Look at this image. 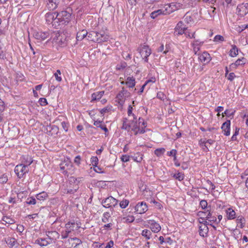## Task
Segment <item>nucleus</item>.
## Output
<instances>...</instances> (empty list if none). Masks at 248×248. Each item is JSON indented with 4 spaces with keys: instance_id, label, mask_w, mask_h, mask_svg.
I'll return each instance as SVG.
<instances>
[{
    "instance_id": "obj_1",
    "label": "nucleus",
    "mask_w": 248,
    "mask_h": 248,
    "mask_svg": "<svg viewBox=\"0 0 248 248\" xmlns=\"http://www.w3.org/2000/svg\"><path fill=\"white\" fill-rule=\"evenodd\" d=\"M60 167L62 172L67 176L73 174L75 171L73 163L68 159L62 161L60 164Z\"/></svg>"
},
{
    "instance_id": "obj_2",
    "label": "nucleus",
    "mask_w": 248,
    "mask_h": 248,
    "mask_svg": "<svg viewBox=\"0 0 248 248\" xmlns=\"http://www.w3.org/2000/svg\"><path fill=\"white\" fill-rule=\"evenodd\" d=\"M56 18L57 22L61 25H67L71 19V14L67 11H62L57 13Z\"/></svg>"
},
{
    "instance_id": "obj_3",
    "label": "nucleus",
    "mask_w": 248,
    "mask_h": 248,
    "mask_svg": "<svg viewBox=\"0 0 248 248\" xmlns=\"http://www.w3.org/2000/svg\"><path fill=\"white\" fill-rule=\"evenodd\" d=\"M130 95V93L123 87L122 91L117 95L116 98V101L121 106H123L125 102V97Z\"/></svg>"
},
{
    "instance_id": "obj_4",
    "label": "nucleus",
    "mask_w": 248,
    "mask_h": 248,
    "mask_svg": "<svg viewBox=\"0 0 248 248\" xmlns=\"http://www.w3.org/2000/svg\"><path fill=\"white\" fill-rule=\"evenodd\" d=\"M118 201L112 196H109L102 200L101 203L105 208H110L115 207L117 205Z\"/></svg>"
},
{
    "instance_id": "obj_5",
    "label": "nucleus",
    "mask_w": 248,
    "mask_h": 248,
    "mask_svg": "<svg viewBox=\"0 0 248 248\" xmlns=\"http://www.w3.org/2000/svg\"><path fill=\"white\" fill-rule=\"evenodd\" d=\"M29 169H27V165L23 164H20L16 166L15 169V172L17 175V177L21 178L23 175L28 173Z\"/></svg>"
},
{
    "instance_id": "obj_6",
    "label": "nucleus",
    "mask_w": 248,
    "mask_h": 248,
    "mask_svg": "<svg viewBox=\"0 0 248 248\" xmlns=\"http://www.w3.org/2000/svg\"><path fill=\"white\" fill-rule=\"evenodd\" d=\"M49 36L48 32H42L40 31H34L33 33V37L39 41H42L46 39Z\"/></svg>"
},
{
    "instance_id": "obj_7",
    "label": "nucleus",
    "mask_w": 248,
    "mask_h": 248,
    "mask_svg": "<svg viewBox=\"0 0 248 248\" xmlns=\"http://www.w3.org/2000/svg\"><path fill=\"white\" fill-rule=\"evenodd\" d=\"M135 210L137 213L141 214L148 210V206L145 202H139L135 206Z\"/></svg>"
},
{
    "instance_id": "obj_8",
    "label": "nucleus",
    "mask_w": 248,
    "mask_h": 248,
    "mask_svg": "<svg viewBox=\"0 0 248 248\" xmlns=\"http://www.w3.org/2000/svg\"><path fill=\"white\" fill-rule=\"evenodd\" d=\"M148 225L152 231L155 233L159 232L161 230L160 225L154 220H149L148 221Z\"/></svg>"
},
{
    "instance_id": "obj_9",
    "label": "nucleus",
    "mask_w": 248,
    "mask_h": 248,
    "mask_svg": "<svg viewBox=\"0 0 248 248\" xmlns=\"http://www.w3.org/2000/svg\"><path fill=\"white\" fill-rule=\"evenodd\" d=\"M96 33H97L98 35L96 36V38L93 39V41L96 42L98 43L108 41V36L107 34L104 32L101 33V32H96Z\"/></svg>"
},
{
    "instance_id": "obj_10",
    "label": "nucleus",
    "mask_w": 248,
    "mask_h": 248,
    "mask_svg": "<svg viewBox=\"0 0 248 248\" xmlns=\"http://www.w3.org/2000/svg\"><path fill=\"white\" fill-rule=\"evenodd\" d=\"M183 25L184 23L181 21H179L175 28V33L179 35H182L183 34L186 35V32H185V31L187 28L183 27Z\"/></svg>"
},
{
    "instance_id": "obj_11",
    "label": "nucleus",
    "mask_w": 248,
    "mask_h": 248,
    "mask_svg": "<svg viewBox=\"0 0 248 248\" xmlns=\"http://www.w3.org/2000/svg\"><path fill=\"white\" fill-rule=\"evenodd\" d=\"M57 12H48L45 15V18L48 24H51L53 21L54 23L57 22V19L56 18V16Z\"/></svg>"
},
{
    "instance_id": "obj_12",
    "label": "nucleus",
    "mask_w": 248,
    "mask_h": 248,
    "mask_svg": "<svg viewBox=\"0 0 248 248\" xmlns=\"http://www.w3.org/2000/svg\"><path fill=\"white\" fill-rule=\"evenodd\" d=\"M52 238L48 236L47 238H39L35 241V244H38L41 247L46 246L50 244Z\"/></svg>"
},
{
    "instance_id": "obj_13",
    "label": "nucleus",
    "mask_w": 248,
    "mask_h": 248,
    "mask_svg": "<svg viewBox=\"0 0 248 248\" xmlns=\"http://www.w3.org/2000/svg\"><path fill=\"white\" fill-rule=\"evenodd\" d=\"M46 7L50 11L56 9L60 4V0H46Z\"/></svg>"
},
{
    "instance_id": "obj_14",
    "label": "nucleus",
    "mask_w": 248,
    "mask_h": 248,
    "mask_svg": "<svg viewBox=\"0 0 248 248\" xmlns=\"http://www.w3.org/2000/svg\"><path fill=\"white\" fill-rule=\"evenodd\" d=\"M230 125L231 121L229 120H227L222 124L221 128L224 133V134L226 136H228L230 134Z\"/></svg>"
},
{
    "instance_id": "obj_15",
    "label": "nucleus",
    "mask_w": 248,
    "mask_h": 248,
    "mask_svg": "<svg viewBox=\"0 0 248 248\" xmlns=\"http://www.w3.org/2000/svg\"><path fill=\"white\" fill-rule=\"evenodd\" d=\"M138 50L141 57L149 56L151 54V49L146 45H144L141 48Z\"/></svg>"
},
{
    "instance_id": "obj_16",
    "label": "nucleus",
    "mask_w": 248,
    "mask_h": 248,
    "mask_svg": "<svg viewBox=\"0 0 248 248\" xmlns=\"http://www.w3.org/2000/svg\"><path fill=\"white\" fill-rule=\"evenodd\" d=\"M248 12V9L246 5L243 4L238 5L236 8V13L238 15L241 16H243L246 15Z\"/></svg>"
},
{
    "instance_id": "obj_17",
    "label": "nucleus",
    "mask_w": 248,
    "mask_h": 248,
    "mask_svg": "<svg viewBox=\"0 0 248 248\" xmlns=\"http://www.w3.org/2000/svg\"><path fill=\"white\" fill-rule=\"evenodd\" d=\"M200 61L205 63H208L211 60L210 54L207 52H204L202 54H198Z\"/></svg>"
},
{
    "instance_id": "obj_18",
    "label": "nucleus",
    "mask_w": 248,
    "mask_h": 248,
    "mask_svg": "<svg viewBox=\"0 0 248 248\" xmlns=\"http://www.w3.org/2000/svg\"><path fill=\"white\" fill-rule=\"evenodd\" d=\"M168 12V8L166 7L165 9H158L157 10L151 13L150 14L151 17L153 19H155L158 16L160 15H167Z\"/></svg>"
},
{
    "instance_id": "obj_19",
    "label": "nucleus",
    "mask_w": 248,
    "mask_h": 248,
    "mask_svg": "<svg viewBox=\"0 0 248 248\" xmlns=\"http://www.w3.org/2000/svg\"><path fill=\"white\" fill-rule=\"evenodd\" d=\"M5 242L10 248H13L14 247L17 248L19 245L17 240L14 237H8L6 238L5 239Z\"/></svg>"
},
{
    "instance_id": "obj_20",
    "label": "nucleus",
    "mask_w": 248,
    "mask_h": 248,
    "mask_svg": "<svg viewBox=\"0 0 248 248\" xmlns=\"http://www.w3.org/2000/svg\"><path fill=\"white\" fill-rule=\"evenodd\" d=\"M246 59L244 58L238 59L235 62L232 63L230 65V69H235L238 66L244 65L246 63Z\"/></svg>"
},
{
    "instance_id": "obj_21",
    "label": "nucleus",
    "mask_w": 248,
    "mask_h": 248,
    "mask_svg": "<svg viewBox=\"0 0 248 248\" xmlns=\"http://www.w3.org/2000/svg\"><path fill=\"white\" fill-rule=\"evenodd\" d=\"M209 229L206 225H201L199 226V234L202 237H207Z\"/></svg>"
},
{
    "instance_id": "obj_22",
    "label": "nucleus",
    "mask_w": 248,
    "mask_h": 248,
    "mask_svg": "<svg viewBox=\"0 0 248 248\" xmlns=\"http://www.w3.org/2000/svg\"><path fill=\"white\" fill-rule=\"evenodd\" d=\"M207 214L205 218L206 220H208L210 222H213L214 223H216L217 221V217H216L215 214H214L213 212H211V210H207Z\"/></svg>"
},
{
    "instance_id": "obj_23",
    "label": "nucleus",
    "mask_w": 248,
    "mask_h": 248,
    "mask_svg": "<svg viewBox=\"0 0 248 248\" xmlns=\"http://www.w3.org/2000/svg\"><path fill=\"white\" fill-rule=\"evenodd\" d=\"M226 213L227 218L229 220L233 219L236 217L235 212L231 208H228Z\"/></svg>"
},
{
    "instance_id": "obj_24",
    "label": "nucleus",
    "mask_w": 248,
    "mask_h": 248,
    "mask_svg": "<svg viewBox=\"0 0 248 248\" xmlns=\"http://www.w3.org/2000/svg\"><path fill=\"white\" fill-rule=\"evenodd\" d=\"M236 223L237 226L240 228H243L245 226L246 220L242 216L236 217Z\"/></svg>"
},
{
    "instance_id": "obj_25",
    "label": "nucleus",
    "mask_w": 248,
    "mask_h": 248,
    "mask_svg": "<svg viewBox=\"0 0 248 248\" xmlns=\"http://www.w3.org/2000/svg\"><path fill=\"white\" fill-rule=\"evenodd\" d=\"M104 94V91L97 92L92 94V102L99 100Z\"/></svg>"
},
{
    "instance_id": "obj_26",
    "label": "nucleus",
    "mask_w": 248,
    "mask_h": 248,
    "mask_svg": "<svg viewBox=\"0 0 248 248\" xmlns=\"http://www.w3.org/2000/svg\"><path fill=\"white\" fill-rule=\"evenodd\" d=\"M135 79L133 77H128L127 78L125 85L129 88H133L135 86Z\"/></svg>"
},
{
    "instance_id": "obj_27",
    "label": "nucleus",
    "mask_w": 248,
    "mask_h": 248,
    "mask_svg": "<svg viewBox=\"0 0 248 248\" xmlns=\"http://www.w3.org/2000/svg\"><path fill=\"white\" fill-rule=\"evenodd\" d=\"M128 119L126 118H124L123 119V125L121 127V129L126 130L129 132L130 129V122L129 123H127Z\"/></svg>"
},
{
    "instance_id": "obj_28",
    "label": "nucleus",
    "mask_w": 248,
    "mask_h": 248,
    "mask_svg": "<svg viewBox=\"0 0 248 248\" xmlns=\"http://www.w3.org/2000/svg\"><path fill=\"white\" fill-rule=\"evenodd\" d=\"M140 126V125L138 122H130V128H131V130L134 132L135 135H138L137 132Z\"/></svg>"
},
{
    "instance_id": "obj_29",
    "label": "nucleus",
    "mask_w": 248,
    "mask_h": 248,
    "mask_svg": "<svg viewBox=\"0 0 248 248\" xmlns=\"http://www.w3.org/2000/svg\"><path fill=\"white\" fill-rule=\"evenodd\" d=\"M22 162L25 163V165H27V167L30 166L33 162V160L31 156L29 155H23L22 156Z\"/></svg>"
},
{
    "instance_id": "obj_30",
    "label": "nucleus",
    "mask_w": 248,
    "mask_h": 248,
    "mask_svg": "<svg viewBox=\"0 0 248 248\" xmlns=\"http://www.w3.org/2000/svg\"><path fill=\"white\" fill-rule=\"evenodd\" d=\"M88 34V32L86 30H82L79 31L77 34V39L78 41H81Z\"/></svg>"
},
{
    "instance_id": "obj_31",
    "label": "nucleus",
    "mask_w": 248,
    "mask_h": 248,
    "mask_svg": "<svg viewBox=\"0 0 248 248\" xmlns=\"http://www.w3.org/2000/svg\"><path fill=\"white\" fill-rule=\"evenodd\" d=\"M102 121L99 120L95 121L93 124L97 127L100 128L102 130H104L105 132H108V129L105 125L101 124Z\"/></svg>"
},
{
    "instance_id": "obj_32",
    "label": "nucleus",
    "mask_w": 248,
    "mask_h": 248,
    "mask_svg": "<svg viewBox=\"0 0 248 248\" xmlns=\"http://www.w3.org/2000/svg\"><path fill=\"white\" fill-rule=\"evenodd\" d=\"M171 176L175 179L178 180L179 181L183 180L185 178V174L183 173L178 171L176 173L172 174Z\"/></svg>"
},
{
    "instance_id": "obj_33",
    "label": "nucleus",
    "mask_w": 248,
    "mask_h": 248,
    "mask_svg": "<svg viewBox=\"0 0 248 248\" xmlns=\"http://www.w3.org/2000/svg\"><path fill=\"white\" fill-rule=\"evenodd\" d=\"M48 195L46 192L43 191L37 194L36 195V198L37 200L44 201L47 197Z\"/></svg>"
},
{
    "instance_id": "obj_34",
    "label": "nucleus",
    "mask_w": 248,
    "mask_h": 248,
    "mask_svg": "<svg viewBox=\"0 0 248 248\" xmlns=\"http://www.w3.org/2000/svg\"><path fill=\"white\" fill-rule=\"evenodd\" d=\"M200 206L202 209L204 210H211V206H208L207 202L206 200H202L200 202Z\"/></svg>"
},
{
    "instance_id": "obj_35",
    "label": "nucleus",
    "mask_w": 248,
    "mask_h": 248,
    "mask_svg": "<svg viewBox=\"0 0 248 248\" xmlns=\"http://www.w3.org/2000/svg\"><path fill=\"white\" fill-rule=\"evenodd\" d=\"M143 155L140 153H138L134 156H131V157L133 159L134 161L137 162H140L143 158Z\"/></svg>"
},
{
    "instance_id": "obj_36",
    "label": "nucleus",
    "mask_w": 248,
    "mask_h": 248,
    "mask_svg": "<svg viewBox=\"0 0 248 248\" xmlns=\"http://www.w3.org/2000/svg\"><path fill=\"white\" fill-rule=\"evenodd\" d=\"M238 48L235 45L232 46V48L230 51V56L232 57H235L238 54Z\"/></svg>"
},
{
    "instance_id": "obj_37",
    "label": "nucleus",
    "mask_w": 248,
    "mask_h": 248,
    "mask_svg": "<svg viewBox=\"0 0 248 248\" xmlns=\"http://www.w3.org/2000/svg\"><path fill=\"white\" fill-rule=\"evenodd\" d=\"M152 234L151 231L147 229L143 230L141 232L142 236L144 237L147 240H149L151 238Z\"/></svg>"
},
{
    "instance_id": "obj_38",
    "label": "nucleus",
    "mask_w": 248,
    "mask_h": 248,
    "mask_svg": "<svg viewBox=\"0 0 248 248\" xmlns=\"http://www.w3.org/2000/svg\"><path fill=\"white\" fill-rule=\"evenodd\" d=\"M2 221L5 222V223H7L9 224H13L15 223L16 222L15 219L7 216H3L2 218Z\"/></svg>"
},
{
    "instance_id": "obj_39",
    "label": "nucleus",
    "mask_w": 248,
    "mask_h": 248,
    "mask_svg": "<svg viewBox=\"0 0 248 248\" xmlns=\"http://www.w3.org/2000/svg\"><path fill=\"white\" fill-rule=\"evenodd\" d=\"M111 215L108 212H106L104 213L103 215V217L102 218V221L104 223H107L109 221V218L110 217Z\"/></svg>"
},
{
    "instance_id": "obj_40",
    "label": "nucleus",
    "mask_w": 248,
    "mask_h": 248,
    "mask_svg": "<svg viewBox=\"0 0 248 248\" xmlns=\"http://www.w3.org/2000/svg\"><path fill=\"white\" fill-rule=\"evenodd\" d=\"M165 152V149L164 148H157L155 151V154L157 156H160L164 154Z\"/></svg>"
},
{
    "instance_id": "obj_41",
    "label": "nucleus",
    "mask_w": 248,
    "mask_h": 248,
    "mask_svg": "<svg viewBox=\"0 0 248 248\" xmlns=\"http://www.w3.org/2000/svg\"><path fill=\"white\" fill-rule=\"evenodd\" d=\"M26 203H27V204H29V205H31V204L34 205L36 203V200L33 197H30L27 199Z\"/></svg>"
},
{
    "instance_id": "obj_42",
    "label": "nucleus",
    "mask_w": 248,
    "mask_h": 248,
    "mask_svg": "<svg viewBox=\"0 0 248 248\" xmlns=\"http://www.w3.org/2000/svg\"><path fill=\"white\" fill-rule=\"evenodd\" d=\"M129 202L128 200H124L120 202V206L123 209L125 208L128 206Z\"/></svg>"
},
{
    "instance_id": "obj_43",
    "label": "nucleus",
    "mask_w": 248,
    "mask_h": 248,
    "mask_svg": "<svg viewBox=\"0 0 248 248\" xmlns=\"http://www.w3.org/2000/svg\"><path fill=\"white\" fill-rule=\"evenodd\" d=\"M71 232V229L69 230L63 231L62 232V239H66L68 237L69 234Z\"/></svg>"
},
{
    "instance_id": "obj_44",
    "label": "nucleus",
    "mask_w": 248,
    "mask_h": 248,
    "mask_svg": "<svg viewBox=\"0 0 248 248\" xmlns=\"http://www.w3.org/2000/svg\"><path fill=\"white\" fill-rule=\"evenodd\" d=\"M91 161L93 166L96 167L98 163V159L97 156H92L91 158Z\"/></svg>"
},
{
    "instance_id": "obj_45",
    "label": "nucleus",
    "mask_w": 248,
    "mask_h": 248,
    "mask_svg": "<svg viewBox=\"0 0 248 248\" xmlns=\"http://www.w3.org/2000/svg\"><path fill=\"white\" fill-rule=\"evenodd\" d=\"M58 75H61V72L60 70L58 69L55 73H54V76L55 77V78L57 81L60 82L62 81V78L61 77L59 76Z\"/></svg>"
},
{
    "instance_id": "obj_46",
    "label": "nucleus",
    "mask_w": 248,
    "mask_h": 248,
    "mask_svg": "<svg viewBox=\"0 0 248 248\" xmlns=\"http://www.w3.org/2000/svg\"><path fill=\"white\" fill-rule=\"evenodd\" d=\"M199 144H200V146H201L202 147H205L206 148V150H205L204 149V151L205 152H207L209 151L208 148L207 147V146L206 145V140L205 139H204V140L201 139L199 141Z\"/></svg>"
},
{
    "instance_id": "obj_47",
    "label": "nucleus",
    "mask_w": 248,
    "mask_h": 248,
    "mask_svg": "<svg viewBox=\"0 0 248 248\" xmlns=\"http://www.w3.org/2000/svg\"><path fill=\"white\" fill-rule=\"evenodd\" d=\"M8 181L7 175L4 173L0 176V183L1 184L6 183Z\"/></svg>"
},
{
    "instance_id": "obj_48",
    "label": "nucleus",
    "mask_w": 248,
    "mask_h": 248,
    "mask_svg": "<svg viewBox=\"0 0 248 248\" xmlns=\"http://www.w3.org/2000/svg\"><path fill=\"white\" fill-rule=\"evenodd\" d=\"M97 35V33H96V31H92L90 33H89L88 37L89 39H90L91 41H93V39L96 38V36Z\"/></svg>"
},
{
    "instance_id": "obj_49",
    "label": "nucleus",
    "mask_w": 248,
    "mask_h": 248,
    "mask_svg": "<svg viewBox=\"0 0 248 248\" xmlns=\"http://www.w3.org/2000/svg\"><path fill=\"white\" fill-rule=\"evenodd\" d=\"M130 156L127 155H123L121 157V160L123 162H127L129 161Z\"/></svg>"
},
{
    "instance_id": "obj_50",
    "label": "nucleus",
    "mask_w": 248,
    "mask_h": 248,
    "mask_svg": "<svg viewBox=\"0 0 248 248\" xmlns=\"http://www.w3.org/2000/svg\"><path fill=\"white\" fill-rule=\"evenodd\" d=\"M177 151L176 149H172L170 152H167V155L169 156H173L174 157V156H176Z\"/></svg>"
},
{
    "instance_id": "obj_51",
    "label": "nucleus",
    "mask_w": 248,
    "mask_h": 248,
    "mask_svg": "<svg viewBox=\"0 0 248 248\" xmlns=\"http://www.w3.org/2000/svg\"><path fill=\"white\" fill-rule=\"evenodd\" d=\"M168 8H170L171 10H169V11H168V14H170V13H172L173 11H175L174 8H175V2H171L170 3Z\"/></svg>"
},
{
    "instance_id": "obj_52",
    "label": "nucleus",
    "mask_w": 248,
    "mask_h": 248,
    "mask_svg": "<svg viewBox=\"0 0 248 248\" xmlns=\"http://www.w3.org/2000/svg\"><path fill=\"white\" fill-rule=\"evenodd\" d=\"M39 103L42 106H45L47 104V102L45 98H40L39 100Z\"/></svg>"
},
{
    "instance_id": "obj_53",
    "label": "nucleus",
    "mask_w": 248,
    "mask_h": 248,
    "mask_svg": "<svg viewBox=\"0 0 248 248\" xmlns=\"http://www.w3.org/2000/svg\"><path fill=\"white\" fill-rule=\"evenodd\" d=\"M124 219H125V222L127 223H132L135 220V217L133 216H128L125 218H124Z\"/></svg>"
},
{
    "instance_id": "obj_54",
    "label": "nucleus",
    "mask_w": 248,
    "mask_h": 248,
    "mask_svg": "<svg viewBox=\"0 0 248 248\" xmlns=\"http://www.w3.org/2000/svg\"><path fill=\"white\" fill-rule=\"evenodd\" d=\"M240 234V231L239 230L235 229L233 230V235L236 239H238L239 238L238 235Z\"/></svg>"
},
{
    "instance_id": "obj_55",
    "label": "nucleus",
    "mask_w": 248,
    "mask_h": 248,
    "mask_svg": "<svg viewBox=\"0 0 248 248\" xmlns=\"http://www.w3.org/2000/svg\"><path fill=\"white\" fill-rule=\"evenodd\" d=\"M110 110H111V107L108 106L107 107H105V108L101 109L100 110V112L101 114H104V113H105L106 112H109Z\"/></svg>"
},
{
    "instance_id": "obj_56",
    "label": "nucleus",
    "mask_w": 248,
    "mask_h": 248,
    "mask_svg": "<svg viewBox=\"0 0 248 248\" xmlns=\"http://www.w3.org/2000/svg\"><path fill=\"white\" fill-rule=\"evenodd\" d=\"M192 46L193 48V51L195 55L197 54V52L200 50V46H198L197 45H194L192 44Z\"/></svg>"
},
{
    "instance_id": "obj_57",
    "label": "nucleus",
    "mask_w": 248,
    "mask_h": 248,
    "mask_svg": "<svg viewBox=\"0 0 248 248\" xmlns=\"http://www.w3.org/2000/svg\"><path fill=\"white\" fill-rule=\"evenodd\" d=\"M150 203H154L157 208L160 209L162 207V205L158 202L155 201V199H151L150 201Z\"/></svg>"
},
{
    "instance_id": "obj_58",
    "label": "nucleus",
    "mask_w": 248,
    "mask_h": 248,
    "mask_svg": "<svg viewBox=\"0 0 248 248\" xmlns=\"http://www.w3.org/2000/svg\"><path fill=\"white\" fill-rule=\"evenodd\" d=\"M165 94L161 92H159L157 93V97L161 100H164L165 98Z\"/></svg>"
},
{
    "instance_id": "obj_59",
    "label": "nucleus",
    "mask_w": 248,
    "mask_h": 248,
    "mask_svg": "<svg viewBox=\"0 0 248 248\" xmlns=\"http://www.w3.org/2000/svg\"><path fill=\"white\" fill-rule=\"evenodd\" d=\"M61 125L63 128V129L65 131L67 132L68 131V124L65 122H62L61 123Z\"/></svg>"
},
{
    "instance_id": "obj_60",
    "label": "nucleus",
    "mask_w": 248,
    "mask_h": 248,
    "mask_svg": "<svg viewBox=\"0 0 248 248\" xmlns=\"http://www.w3.org/2000/svg\"><path fill=\"white\" fill-rule=\"evenodd\" d=\"M80 161L81 157L80 155H78L75 157L74 163L78 166H79L80 164Z\"/></svg>"
},
{
    "instance_id": "obj_61",
    "label": "nucleus",
    "mask_w": 248,
    "mask_h": 248,
    "mask_svg": "<svg viewBox=\"0 0 248 248\" xmlns=\"http://www.w3.org/2000/svg\"><path fill=\"white\" fill-rule=\"evenodd\" d=\"M189 163L188 162H183L182 163L181 168L183 170H186L188 168Z\"/></svg>"
},
{
    "instance_id": "obj_62",
    "label": "nucleus",
    "mask_w": 248,
    "mask_h": 248,
    "mask_svg": "<svg viewBox=\"0 0 248 248\" xmlns=\"http://www.w3.org/2000/svg\"><path fill=\"white\" fill-rule=\"evenodd\" d=\"M224 40V37L220 35H217L214 37V41H223Z\"/></svg>"
},
{
    "instance_id": "obj_63",
    "label": "nucleus",
    "mask_w": 248,
    "mask_h": 248,
    "mask_svg": "<svg viewBox=\"0 0 248 248\" xmlns=\"http://www.w3.org/2000/svg\"><path fill=\"white\" fill-rule=\"evenodd\" d=\"M93 170L95 172H96L97 173H105V171H101L102 168L99 166H97V165H96V167H94Z\"/></svg>"
},
{
    "instance_id": "obj_64",
    "label": "nucleus",
    "mask_w": 248,
    "mask_h": 248,
    "mask_svg": "<svg viewBox=\"0 0 248 248\" xmlns=\"http://www.w3.org/2000/svg\"><path fill=\"white\" fill-rule=\"evenodd\" d=\"M235 77V74L233 72L230 73L227 78V79L230 81H232Z\"/></svg>"
}]
</instances>
